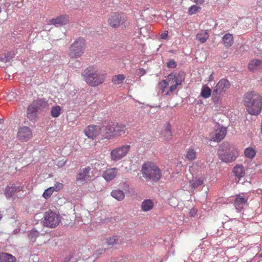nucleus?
Instances as JSON below:
<instances>
[{
  "instance_id": "1",
  "label": "nucleus",
  "mask_w": 262,
  "mask_h": 262,
  "mask_svg": "<svg viewBox=\"0 0 262 262\" xmlns=\"http://www.w3.org/2000/svg\"><path fill=\"white\" fill-rule=\"evenodd\" d=\"M243 103L249 114L257 115L262 108V97L254 91L248 92L244 95Z\"/></svg>"
},
{
  "instance_id": "2",
  "label": "nucleus",
  "mask_w": 262,
  "mask_h": 262,
  "mask_svg": "<svg viewBox=\"0 0 262 262\" xmlns=\"http://www.w3.org/2000/svg\"><path fill=\"white\" fill-rule=\"evenodd\" d=\"M217 155L222 161L229 163L236 160L239 156V150L229 143H223L219 147Z\"/></svg>"
},
{
  "instance_id": "3",
  "label": "nucleus",
  "mask_w": 262,
  "mask_h": 262,
  "mask_svg": "<svg viewBox=\"0 0 262 262\" xmlns=\"http://www.w3.org/2000/svg\"><path fill=\"white\" fill-rule=\"evenodd\" d=\"M82 76L84 80L90 86L96 87L103 83L105 75L99 73L97 68L90 66L83 71Z\"/></svg>"
},
{
  "instance_id": "4",
  "label": "nucleus",
  "mask_w": 262,
  "mask_h": 262,
  "mask_svg": "<svg viewBox=\"0 0 262 262\" xmlns=\"http://www.w3.org/2000/svg\"><path fill=\"white\" fill-rule=\"evenodd\" d=\"M141 172L143 177L146 180L155 182L159 181L162 176V170L159 167L151 161H146L143 164Z\"/></svg>"
},
{
  "instance_id": "5",
  "label": "nucleus",
  "mask_w": 262,
  "mask_h": 262,
  "mask_svg": "<svg viewBox=\"0 0 262 262\" xmlns=\"http://www.w3.org/2000/svg\"><path fill=\"white\" fill-rule=\"evenodd\" d=\"M85 45V41L83 38H79L76 39L69 47L68 55L70 58L75 59L80 57L84 52Z\"/></svg>"
},
{
  "instance_id": "6",
  "label": "nucleus",
  "mask_w": 262,
  "mask_h": 262,
  "mask_svg": "<svg viewBox=\"0 0 262 262\" xmlns=\"http://www.w3.org/2000/svg\"><path fill=\"white\" fill-rule=\"evenodd\" d=\"M183 80L184 78H183L182 74H178V75L173 73L169 74L166 80L168 81V85L170 84V85L168 90L165 93V95L166 96L171 95L177 87L182 84Z\"/></svg>"
},
{
  "instance_id": "7",
  "label": "nucleus",
  "mask_w": 262,
  "mask_h": 262,
  "mask_svg": "<svg viewBox=\"0 0 262 262\" xmlns=\"http://www.w3.org/2000/svg\"><path fill=\"white\" fill-rule=\"evenodd\" d=\"M131 148L129 145L124 144L113 149L110 152V158L115 162L118 161L124 158Z\"/></svg>"
},
{
  "instance_id": "8",
  "label": "nucleus",
  "mask_w": 262,
  "mask_h": 262,
  "mask_svg": "<svg viewBox=\"0 0 262 262\" xmlns=\"http://www.w3.org/2000/svg\"><path fill=\"white\" fill-rule=\"evenodd\" d=\"M43 218L45 226L50 228L56 227L60 221L59 214L51 210H49L45 213Z\"/></svg>"
},
{
  "instance_id": "9",
  "label": "nucleus",
  "mask_w": 262,
  "mask_h": 262,
  "mask_svg": "<svg viewBox=\"0 0 262 262\" xmlns=\"http://www.w3.org/2000/svg\"><path fill=\"white\" fill-rule=\"evenodd\" d=\"M126 20V16L123 14L115 12L110 15L107 22L112 28H117L124 25Z\"/></svg>"
},
{
  "instance_id": "10",
  "label": "nucleus",
  "mask_w": 262,
  "mask_h": 262,
  "mask_svg": "<svg viewBox=\"0 0 262 262\" xmlns=\"http://www.w3.org/2000/svg\"><path fill=\"white\" fill-rule=\"evenodd\" d=\"M42 101L35 100L27 108V117L30 121H35L37 116L39 108L41 106Z\"/></svg>"
},
{
  "instance_id": "11",
  "label": "nucleus",
  "mask_w": 262,
  "mask_h": 262,
  "mask_svg": "<svg viewBox=\"0 0 262 262\" xmlns=\"http://www.w3.org/2000/svg\"><path fill=\"white\" fill-rule=\"evenodd\" d=\"M83 132L89 139L95 140L101 135V127L96 125H89L84 129Z\"/></svg>"
},
{
  "instance_id": "12",
  "label": "nucleus",
  "mask_w": 262,
  "mask_h": 262,
  "mask_svg": "<svg viewBox=\"0 0 262 262\" xmlns=\"http://www.w3.org/2000/svg\"><path fill=\"white\" fill-rule=\"evenodd\" d=\"M92 173L91 168L90 166L80 169V172L76 176V181L81 184H85L91 179Z\"/></svg>"
},
{
  "instance_id": "13",
  "label": "nucleus",
  "mask_w": 262,
  "mask_h": 262,
  "mask_svg": "<svg viewBox=\"0 0 262 262\" xmlns=\"http://www.w3.org/2000/svg\"><path fill=\"white\" fill-rule=\"evenodd\" d=\"M33 134L31 128L27 126H24L18 129L17 137L22 142H26L31 139Z\"/></svg>"
},
{
  "instance_id": "14",
  "label": "nucleus",
  "mask_w": 262,
  "mask_h": 262,
  "mask_svg": "<svg viewBox=\"0 0 262 262\" xmlns=\"http://www.w3.org/2000/svg\"><path fill=\"white\" fill-rule=\"evenodd\" d=\"M112 122H109L107 124L103 125L101 127V140H110L114 139L113 134Z\"/></svg>"
},
{
  "instance_id": "15",
  "label": "nucleus",
  "mask_w": 262,
  "mask_h": 262,
  "mask_svg": "<svg viewBox=\"0 0 262 262\" xmlns=\"http://www.w3.org/2000/svg\"><path fill=\"white\" fill-rule=\"evenodd\" d=\"M226 134V128L223 126H218L213 132L210 134L211 140L219 142L225 137Z\"/></svg>"
},
{
  "instance_id": "16",
  "label": "nucleus",
  "mask_w": 262,
  "mask_h": 262,
  "mask_svg": "<svg viewBox=\"0 0 262 262\" xmlns=\"http://www.w3.org/2000/svg\"><path fill=\"white\" fill-rule=\"evenodd\" d=\"M70 22L69 16L67 14H61L57 16L55 18L49 20L48 23L49 25H53L54 26H63L69 24Z\"/></svg>"
},
{
  "instance_id": "17",
  "label": "nucleus",
  "mask_w": 262,
  "mask_h": 262,
  "mask_svg": "<svg viewBox=\"0 0 262 262\" xmlns=\"http://www.w3.org/2000/svg\"><path fill=\"white\" fill-rule=\"evenodd\" d=\"M165 142H169L172 138V134L171 130V125L169 122H166L161 131L160 137Z\"/></svg>"
},
{
  "instance_id": "18",
  "label": "nucleus",
  "mask_w": 262,
  "mask_h": 262,
  "mask_svg": "<svg viewBox=\"0 0 262 262\" xmlns=\"http://www.w3.org/2000/svg\"><path fill=\"white\" fill-rule=\"evenodd\" d=\"M112 126L114 139L124 134L127 129L125 124L116 122H112Z\"/></svg>"
},
{
  "instance_id": "19",
  "label": "nucleus",
  "mask_w": 262,
  "mask_h": 262,
  "mask_svg": "<svg viewBox=\"0 0 262 262\" xmlns=\"http://www.w3.org/2000/svg\"><path fill=\"white\" fill-rule=\"evenodd\" d=\"M118 172V170L117 168H108L104 171L102 177L107 182H109L116 177Z\"/></svg>"
},
{
  "instance_id": "20",
  "label": "nucleus",
  "mask_w": 262,
  "mask_h": 262,
  "mask_svg": "<svg viewBox=\"0 0 262 262\" xmlns=\"http://www.w3.org/2000/svg\"><path fill=\"white\" fill-rule=\"evenodd\" d=\"M248 69L251 72H255L262 69V60L260 59H253L250 61Z\"/></svg>"
},
{
  "instance_id": "21",
  "label": "nucleus",
  "mask_w": 262,
  "mask_h": 262,
  "mask_svg": "<svg viewBox=\"0 0 262 262\" xmlns=\"http://www.w3.org/2000/svg\"><path fill=\"white\" fill-rule=\"evenodd\" d=\"M230 86V83L229 81L226 79H221L215 86V88L221 91V92L225 93V92L229 89Z\"/></svg>"
},
{
  "instance_id": "22",
  "label": "nucleus",
  "mask_w": 262,
  "mask_h": 262,
  "mask_svg": "<svg viewBox=\"0 0 262 262\" xmlns=\"http://www.w3.org/2000/svg\"><path fill=\"white\" fill-rule=\"evenodd\" d=\"M247 199H245L240 194L236 195L234 206L236 209L241 210L247 204Z\"/></svg>"
},
{
  "instance_id": "23",
  "label": "nucleus",
  "mask_w": 262,
  "mask_h": 262,
  "mask_svg": "<svg viewBox=\"0 0 262 262\" xmlns=\"http://www.w3.org/2000/svg\"><path fill=\"white\" fill-rule=\"evenodd\" d=\"M234 175L238 179V181L245 175L244 167L242 165H236L233 169Z\"/></svg>"
},
{
  "instance_id": "24",
  "label": "nucleus",
  "mask_w": 262,
  "mask_h": 262,
  "mask_svg": "<svg viewBox=\"0 0 262 262\" xmlns=\"http://www.w3.org/2000/svg\"><path fill=\"white\" fill-rule=\"evenodd\" d=\"M223 94V93L214 88L211 95V99L213 102L218 103L221 102L222 100Z\"/></svg>"
},
{
  "instance_id": "25",
  "label": "nucleus",
  "mask_w": 262,
  "mask_h": 262,
  "mask_svg": "<svg viewBox=\"0 0 262 262\" xmlns=\"http://www.w3.org/2000/svg\"><path fill=\"white\" fill-rule=\"evenodd\" d=\"M209 38L208 30H201L196 36V39L201 43H205Z\"/></svg>"
},
{
  "instance_id": "26",
  "label": "nucleus",
  "mask_w": 262,
  "mask_h": 262,
  "mask_svg": "<svg viewBox=\"0 0 262 262\" xmlns=\"http://www.w3.org/2000/svg\"><path fill=\"white\" fill-rule=\"evenodd\" d=\"M222 40L224 45L227 48L230 47L233 44V37L231 34H226L223 37Z\"/></svg>"
},
{
  "instance_id": "27",
  "label": "nucleus",
  "mask_w": 262,
  "mask_h": 262,
  "mask_svg": "<svg viewBox=\"0 0 262 262\" xmlns=\"http://www.w3.org/2000/svg\"><path fill=\"white\" fill-rule=\"evenodd\" d=\"M16 259L12 255L7 253L0 254V262H16Z\"/></svg>"
},
{
  "instance_id": "28",
  "label": "nucleus",
  "mask_w": 262,
  "mask_h": 262,
  "mask_svg": "<svg viewBox=\"0 0 262 262\" xmlns=\"http://www.w3.org/2000/svg\"><path fill=\"white\" fill-rule=\"evenodd\" d=\"M154 207V203L151 200L147 199L143 201L141 204V209L143 211H148Z\"/></svg>"
},
{
  "instance_id": "29",
  "label": "nucleus",
  "mask_w": 262,
  "mask_h": 262,
  "mask_svg": "<svg viewBox=\"0 0 262 262\" xmlns=\"http://www.w3.org/2000/svg\"><path fill=\"white\" fill-rule=\"evenodd\" d=\"M111 195L112 197L119 201H122L125 198L124 192L119 189L113 190L111 192Z\"/></svg>"
},
{
  "instance_id": "30",
  "label": "nucleus",
  "mask_w": 262,
  "mask_h": 262,
  "mask_svg": "<svg viewBox=\"0 0 262 262\" xmlns=\"http://www.w3.org/2000/svg\"><path fill=\"white\" fill-rule=\"evenodd\" d=\"M185 158L189 161H193L196 159V152L193 147H190L187 149Z\"/></svg>"
},
{
  "instance_id": "31",
  "label": "nucleus",
  "mask_w": 262,
  "mask_h": 262,
  "mask_svg": "<svg viewBox=\"0 0 262 262\" xmlns=\"http://www.w3.org/2000/svg\"><path fill=\"white\" fill-rule=\"evenodd\" d=\"M211 89L206 85H204L201 89V96L204 99L209 98L211 96Z\"/></svg>"
},
{
  "instance_id": "32",
  "label": "nucleus",
  "mask_w": 262,
  "mask_h": 262,
  "mask_svg": "<svg viewBox=\"0 0 262 262\" xmlns=\"http://www.w3.org/2000/svg\"><path fill=\"white\" fill-rule=\"evenodd\" d=\"M204 182V179L202 178H195L190 181V186L191 188V189H195L196 188L201 186L203 184Z\"/></svg>"
},
{
  "instance_id": "33",
  "label": "nucleus",
  "mask_w": 262,
  "mask_h": 262,
  "mask_svg": "<svg viewBox=\"0 0 262 262\" xmlns=\"http://www.w3.org/2000/svg\"><path fill=\"white\" fill-rule=\"evenodd\" d=\"M125 79V77L123 74H118L114 76L112 78V82L116 85L121 84Z\"/></svg>"
},
{
  "instance_id": "34",
  "label": "nucleus",
  "mask_w": 262,
  "mask_h": 262,
  "mask_svg": "<svg viewBox=\"0 0 262 262\" xmlns=\"http://www.w3.org/2000/svg\"><path fill=\"white\" fill-rule=\"evenodd\" d=\"M19 190V187H13V186H8L6 188L5 190V195L7 197H11L12 196L14 193L18 191Z\"/></svg>"
},
{
  "instance_id": "35",
  "label": "nucleus",
  "mask_w": 262,
  "mask_h": 262,
  "mask_svg": "<svg viewBox=\"0 0 262 262\" xmlns=\"http://www.w3.org/2000/svg\"><path fill=\"white\" fill-rule=\"evenodd\" d=\"M244 155L247 158L252 159L255 156L256 151L253 148L249 147L245 149Z\"/></svg>"
},
{
  "instance_id": "36",
  "label": "nucleus",
  "mask_w": 262,
  "mask_h": 262,
  "mask_svg": "<svg viewBox=\"0 0 262 262\" xmlns=\"http://www.w3.org/2000/svg\"><path fill=\"white\" fill-rule=\"evenodd\" d=\"M39 232L35 229H32L28 234L29 239L32 242H35L36 238L39 236Z\"/></svg>"
},
{
  "instance_id": "37",
  "label": "nucleus",
  "mask_w": 262,
  "mask_h": 262,
  "mask_svg": "<svg viewBox=\"0 0 262 262\" xmlns=\"http://www.w3.org/2000/svg\"><path fill=\"white\" fill-rule=\"evenodd\" d=\"M168 85V82L166 80H162L158 84V88L160 90L161 94L165 96H166L165 95V89L167 88Z\"/></svg>"
},
{
  "instance_id": "38",
  "label": "nucleus",
  "mask_w": 262,
  "mask_h": 262,
  "mask_svg": "<svg viewBox=\"0 0 262 262\" xmlns=\"http://www.w3.org/2000/svg\"><path fill=\"white\" fill-rule=\"evenodd\" d=\"M61 108L60 106L56 105L53 106L51 108V114L53 117L57 118L59 117L61 114Z\"/></svg>"
},
{
  "instance_id": "39",
  "label": "nucleus",
  "mask_w": 262,
  "mask_h": 262,
  "mask_svg": "<svg viewBox=\"0 0 262 262\" xmlns=\"http://www.w3.org/2000/svg\"><path fill=\"white\" fill-rule=\"evenodd\" d=\"M15 56V53L14 52H7L4 54V58H3L2 57L1 60L4 61V62H8L10 61V59L14 58Z\"/></svg>"
},
{
  "instance_id": "40",
  "label": "nucleus",
  "mask_w": 262,
  "mask_h": 262,
  "mask_svg": "<svg viewBox=\"0 0 262 262\" xmlns=\"http://www.w3.org/2000/svg\"><path fill=\"white\" fill-rule=\"evenodd\" d=\"M54 191L53 190L52 188L50 187L45 190V191L43 193L42 196L45 199H48L51 197Z\"/></svg>"
},
{
  "instance_id": "41",
  "label": "nucleus",
  "mask_w": 262,
  "mask_h": 262,
  "mask_svg": "<svg viewBox=\"0 0 262 262\" xmlns=\"http://www.w3.org/2000/svg\"><path fill=\"white\" fill-rule=\"evenodd\" d=\"M118 241V237L117 236L108 238L106 239V243L107 245H114L116 244Z\"/></svg>"
},
{
  "instance_id": "42",
  "label": "nucleus",
  "mask_w": 262,
  "mask_h": 262,
  "mask_svg": "<svg viewBox=\"0 0 262 262\" xmlns=\"http://www.w3.org/2000/svg\"><path fill=\"white\" fill-rule=\"evenodd\" d=\"M200 9H201V8L196 5H192L189 8L188 13L190 15H193L196 13Z\"/></svg>"
},
{
  "instance_id": "43",
  "label": "nucleus",
  "mask_w": 262,
  "mask_h": 262,
  "mask_svg": "<svg viewBox=\"0 0 262 262\" xmlns=\"http://www.w3.org/2000/svg\"><path fill=\"white\" fill-rule=\"evenodd\" d=\"M63 187V184L62 183L60 182H56L54 184V186L51 187L52 188L54 191H59L62 189Z\"/></svg>"
},
{
  "instance_id": "44",
  "label": "nucleus",
  "mask_w": 262,
  "mask_h": 262,
  "mask_svg": "<svg viewBox=\"0 0 262 262\" xmlns=\"http://www.w3.org/2000/svg\"><path fill=\"white\" fill-rule=\"evenodd\" d=\"M16 96L17 94L15 92H11L8 94L7 99L8 101H12L16 98Z\"/></svg>"
},
{
  "instance_id": "45",
  "label": "nucleus",
  "mask_w": 262,
  "mask_h": 262,
  "mask_svg": "<svg viewBox=\"0 0 262 262\" xmlns=\"http://www.w3.org/2000/svg\"><path fill=\"white\" fill-rule=\"evenodd\" d=\"M166 64H167V67H168L169 68H176V67L177 66L176 62L174 60H172V59L169 60L167 62Z\"/></svg>"
},
{
  "instance_id": "46",
  "label": "nucleus",
  "mask_w": 262,
  "mask_h": 262,
  "mask_svg": "<svg viewBox=\"0 0 262 262\" xmlns=\"http://www.w3.org/2000/svg\"><path fill=\"white\" fill-rule=\"evenodd\" d=\"M74 252H71L69 254L66 256L63 259V262H69L72 258L74 257Z\"/></svg>"
},
{
  "instance_id": "47",
  "label": "nucleus",
  "mask_w": 262,
  "mask_h": 262,
  "mask_svg": "<svg viewBox=\"0 0 262 262\" xmlns=\"http://www.w3.org/2000/svg\"><path fill=\"white\" fill-rule=\"evenodd\" d=\"M168 31H165L161 35V38L166 39L168 37Z\"/></svg>"
},
{
  "instance_id": "48",
  "label": "nucleus",
  "mask_w": 262,
  "mask_h": 262,
  "mask_svg": "<svg viewBox=\"0 0 262 262\" xmlns=\"http://www.w3.org/2000/svg\"><path fill=\"white\" fill-rule=\"evenodd\" d=\"M65 163H66V161H64V160H61V161H59L58 162H57V165L58 166V167H62L63 166H64L65 165Z\"/></svg>"
},
{
  "instance_id": "49",
  "label": "nucleus",
  "mask_w": 262,
  "mask_h": 262,
  "mask_svg": "<svg viewBox=\"0 0 262 262\" xmlns=\"http://www.w3.org/2000/svg\"><path fill=\"white\" fill-rule=\"evenodd\" d=\"M193 1L198 4L202 5L205 2L204 0H193Z\"/></svg>"
},
{
  "instance_id": "50",
  "label": "nucleus",
  "mask_w": 262,
  "mask_h": 262,
  "mask_svg": "<svg viewBox=\"0 0 262 262\" xmlns=\"http://www.w3.org/2000/svg\"><path fill=\"white\" fill-rule=\"evenodd\" d=\"M257 5L259 6H262V0H257Z\"/></svg>"
},
{
  "instance_id": "51",
  "label": "nucleus",
  "mask_w": 262,
  "mask_h": 262,
  "mask_svg": "<svg viewBox=\"0 0 262 262\" xmlns=\"http://www.w3.org/2000/svg\"><path fill=\"white\" fill-rule=\"evenodd\" d=\"M212 80H213V77H212V74H211L210 75L209 77V80H208V81H212Z\"/></svg>"
},
{
  "instance_id": "52",
  "label": "nucleus",
  "mask_w": 262,
  "mask_h": 262,
  "mask_svg": "<svg viewBox=\"0 0 262 262\" xmlns=\"http://www.w3.org/2000/svg\"><path fill=\"white\" fill-rule=\"evenodd\" d=\"M78 259H79V258H76L75 259V261H78Z\"/></svg>"
}]
</instances>
